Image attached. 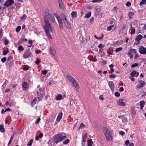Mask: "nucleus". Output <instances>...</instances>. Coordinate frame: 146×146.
Instances as JSON below:
<instances>
[{"mask_svg":"<svg viewBox=\"0 0 146 146\" xmlns=\"http://www.w3.org/2000/svg\"><path fill=\"white\" fill-rule=\"evenodd\" d=\"M42 51L39 50H37L36 51V53L37 54H38L39 53H41Z\"/></svg>","mask_w":146,"mask_h":146,"instance_id":"e2e57ef3","label":"nucleus"},{"mask_svg":"<svg viewBox=\"0 0 146 146\" xmlns=\"http://www.w3.org/2000/svg\"><path fill=\"white\" fill-rule=\"evenodd\" d=\"M21 27L20 26H18L16 28V31L17 32H19L21 29Z\"/></svg>","mask_w":146,"mask_h":146,"instance_id":"a18cd8bd","label":"nucleus"},{"mask_svg":"<svg viewBox=\"0 0 146 146\" xmlns=\"http://www.w3.org/2000/svg\"><path fill=\"white\" fill-rule=\"evenodd\" d=\"M91 12H89L85 15V17L86 18H88L91 16Z\"/></svg>","mask_w":146,"mask_h":146,"instance_id":"72a5a7b5","label":"nucleus"},{"mask_svg":"<svg viewBox=\"0 0 146 146\" xmlns=\"http://www.w3.org/2000/svg\"><path fill=\"white\" fill-rule=\"evenodd\" d=\"M104 132L105 135L109 133H110V132L109 129L107 127H105L104 128Z\"/></svg>","mask_w":146,"mask_h":146,"instance_id":"a878e982","label":"nucleus"},{"mask_svg":"<svg viewBox=\"0 0 146 146\" xmlns=\"http://www.w3.org/2000/svg\"><path fill=\"white\" fill-rule=\"evenodd\" d=\"M42 97H37L34 98L31 102V105L33 107L35 106V104L41 101Z\"/></svg>","mask_w":146,"mask_h":146,"instance_id":"20e7f679","label":"nucleus"},{"mask_svg":"<svg viewBox=\"0 0 146 146\" xmlns=\"http://www.w3.org/2000/svg\"><path fill=\"white\" fill-rule=\"evenodd\" d=\"M94 18L93 17H92L90 19V23H92L93 21H94Z\"/></svg>","mask_w":146,"mask_h":146,"instance_id":"69168bd1","label":"nucleus"},{"mask_svg":"<svg viewBox=\"0 0 146 146\" xmlns=\"http://www.w3.org/2000/svg\"><path fill=\"white\" fill-rule=\"evenodd\" d=\"M123 41H117L115 42L114 44V46H117L121 44V43Z\"/></svg>","mask_w":146,"mask_h":146,"instance_id":"bb28decb","label":"nucleus"},{"mask_svg":"<svg viewBox=\"0 0 146 146\" xmlns=\"http://www.w3.org/2000/svg\"><path fill=\"white\" fill-rule=\"evenodd\" d=\"M50 50L51 54L53 56H54L56 54V51L54 47H50Z\"/></svg>","mask_w":146,"mask_h":146,"instance_id":"dca6fc26","label":"nucleus"},{"mask_svg":"<svg viewBox=\"0 0 146 146\" xmlns=\"http://www.w3.org/2000/svg\"><path fill=\"white\" fill-rule=\"evenodd\" d=\"M76 12L75 11H73L71 13L72 17L73 18H75L76 17Z\"/></svg>","mask_w":146,"mask_h":146,"instance_id":"cd10ccee","label":"nucleus"},{"mask_svg":"<svg viewBox=\"0 0 146 146\" xmlns=\"http://www.w3.org/2000/svg\"><path fill=\"white\" fill-rule=\"evenodd\" d=\"M139 74L138 72L136 71L135 70H133V72L130 73V75L132 77L135 76L136 77H137Z\"/></svg>","mask_w":146,"mask_h":146,"instance_id":"2eb2a0df","label":"nucleus"},{"mask_svg":"<svg viewBox=\"0 0 146 146\" xmlns=\"http://www.w3.org/2000/svg\"><path fill=\"white\" fill-rule=\"evenodd\" d=\"M106 139L108 141H111V133L105 135Z\"/></svg>","mask_w":146,"mask_h":146,"instance_id":"a211bd4d","label":"nucleus"},{"mask_svg":"<svg viewBox=\"0 0 146 146\" xmlns=\"http://www.w3.org/2000/svg\"><path fill=\"white\" fill-rule=\"evenodd\" d=\"M69 142L70 140L69 139H67L63 141V144L64 145H67L69 143Z\"/></svg>","mask_w":146,"mask_h":146,"instance_id":"473e14b6","label":"nucleus"},{"mask_svg":"<svg viewBox=\"0 0 146 146\" xmlns=\"http://www.w3.org/2000/svg\"><path fill=\"white\" fill-rule=\"evenodd\" d=\"M119 134L122 136H123L124 135L125 133L124 132L121 131L119 132Z\"/></svg>","mask_w":146,"mask_h":146,"instance_id":"4d7b16f0","label":"nucleus"},{"mask_svg":"<svg viewBox=\"0 0 146 146\" xmlns=\"http://www.w3.org/2000/svg\"><path fill=\"white\" fill-rule=\"evenodd\" d=\"M109 76L110 78H115L116 77V76L114 74H113L111 75H110Z\"/></svg>","mask_w":146,"mask_h":146,"instance_id":"3c124183","label":"nucleus"},{"mask_svg":"<svg viewBox=\"0 0 146 146\" xmlns=\"http://www.w3.org/2000/svg\"><path fill=\"white\" fill-rule=\"evenodd\" d=\"M134 13L132 12H129V17L130 19H131L133 16Z\"/></svg>","mask_w":146,"mask_h":146,"instance_id":"7c9ffc66","label":"nucleus"},{"mask_svg":"<svg viewBox=\"0 0 146 146\" xmlns=\"http://www.w3.org/2000/svg\"><path fill=\"white\" fill-rule=\"evenodd\" d=\"M64 22L66 27L68 29H71V25L70 23L67 21L66 19H65V20L64 21Z\"/></svg>","mask_w":146,"mask_h":146,"instance_id":"6e6552de","label":"nucleus"},{"mask_svg":"<svg viewBox=\"0 0 146 146\" xmlns=\"http://www.w3.org/2000/svg\"><path fill=\"white\" fill-rule=\"evenodd\" d=\"M139 83H141L137 86V87L138 88H140L141 87H143L145 84V82L141 80H139Z\"/></svg>","mask_w":146,"mask_h":146,"instance_id":"1a4fd4ad","label":"nucleus"},{"mask_svg":"<svg viewBox=\"0 0 146 146\" xmlns=\"http://www.w3.org/2000/svg\"><path fill=\"white\" fill-rule=\"evenodd\" d=\"M146 4V0H142L140 3V5Z\"/></svg>","mask_w":146,"mask_h":146,"instance_id":"e433bc0d","label":"nucleus"},{"mask_svg":"<svg viewBox=\"0 0 146 146\" xmlns=\"http://www.w3.org/2000/svg\"><path fill=\"white\" fill-rule=\"evenodd\" d=\"M143 36L140 35H138L135 39V40L137 41H139L142 38Z\"/></svg>","mask_w":146,"mask_h":146,"instance_id":"b1692460","label":"nucleus"},{"mask_svg":"<svg viewBox=\"0 0 146 146\" xmlns=\"http://www.w3.org/2000/svg\"><path fill=\"white\" fill-rule=\"evenodd\" d=\"M59 7L61 9H63L64 8V5L62 3H59Z\"/></svg>","mask_w":146,"mask_h":146,"instance_id":"37998d69","label":"nucleus"},{"mask_svg":"<svg viewBox=\"0 0 146 146\" xmlns=\"http://www.w3.org/2000/svg\"><path fill=\"white\" fill-rule=\"evenodd\" d=\"M139 52L141 54H146V48H144L143 46L139 48Z\"/></svg>","mask_w":146,"mask_h":146,"instance_id":"0eeeda50","label":"nucleus"},{"mask_svg":"<svg viewBox=\"0 0 146 146\" xmlns=\"http://www.w3.org/2000/svg\"><path fill=\"white\" fill-rule=\"evenodd\" d=\"M40 60L38 59H37L35 61V63L36 64H38L40 63Z\"/></svg>","mask_w":146,"mask_h":146,"instance_id":"bf43d9fd","label":"nucleus"},{"mask_svg":"<svg viewBox=\"0 0 146 146\" xmlns=\"http://www.w3.org/2000/svg\"><path fill=\"white\" fill-rule=\"evenodd\" d=\"M122 49V48L121 47H119L117 48L115 50V52H118L119 51H121Z\"/></svg>","mask_w":146,"mask_h":146,"instance_id":"a19ab883","label":"nucleus"},{"mask_svg":"<svg viewBox=\"0 0 146 146\" xmlns=\"http://www.w3.org/2000/svg\"><path fill=\"white\" fill-rule=\"evenodd\" d=\"M14 3L13 0H7L4 4V5L7 7H9L12 5Z\"/></svg>","mask_w":146,"mask_h":146,"instance_id":"39448f33","label":"nucleus"},{"mask_svg":"<svg viewBox=\"0 0 146 146\" xmlns=\"http://www.w3.org/2000/svg\"><path fill=\"white\" fill-rule=\"evenodd\" d=\"M125 145H127L129 143V140H127L125 142Z\"/></svg>","mask_w":146,"mask_h":146,"instance_id":"13d9d810","label":"nucleus"},{"mask_svg":"<svg viewBox=\"0 0 146 146\" xmlns=\"http://www.w3.org/2000/svg\"><path fill=\"white\" fill-rule=\"evenodd\" d=\"M26 17V15L25 14H24L23 16L21 17V19H24Z\"/></svg>","mask_w":146,"mask_h":146,"instance_id":"338daca9","label":"nucleus"},{"mask_svg":"<svg viewBox=\"0 0 146 146\" xmlns=\"http://www.w3.org/2000/svg\"><path fill=\"white\" fill-rule=\"evenodd\" d=\"M131 3L129 1H128L127 2V3H126L125 5H126L127 6L129 7L131 6Z\"/></svg>","mask_w":146,"mask_h":146,"instance_id":"5fc2aeb1","label":"nucleus"},{"mask_svg":"<svg viewBox=\"0 0 146 146\" xmlns=\"http://www.w3.org/2000/svg\"><path fill=\"white\" fill-rule=\"evenodd\" d=\"M139 66V64L137 63H135L133 64L131 66V68H134L136 67H137Z\"/></svg>","mask_w":146,"mask_h":146,"instance_id":"58836bf2","label":"nucleus"},{"mask_svg":"<svg viewBox=\"0 0 146 146\" xmlns=\"http://www.w3.org/2000/svg\"><path fill=\"white\" fill-rule=\"evenodd\" d=\"M33 141V140L32 139H30L27 144L28 146H31L32 145Z\"/></svg>","mask_w":146,"mask_h":146,"instance_id":"ea45409f","label":"nucleus"},{"mask_svg":"<svg viewBox=\"0 0 146 146\" xmlns=\"http://www.w3.org/2000/svg\"><path fill=\"white\" fill-rule=\"evenodd\" d=\"M104 46V45L103 44H100L98 46V48L100 49H102L103 48Z\"/></svg>","mask_w":146,"mask_h":146,"instance_id":"79ce46f5","label":"nucleus"},{"mask_svg":"<svg viewBox=\"0 0 146 146\" xmlns=\"http://www.w3.org/2000/svg\"><path fill=\"white\" fill-rule=\"evenodd\" d=\"M44 21L45 25L44 26V28L45 32L47 36L49 38L52 39V36L50 34V32H52L53 31L52 27L51 25L48 20L45 17H44Z\"/></svg>","mask_w":146,"mask_h":146,"instance_id":"f257e3e1","label":"nucleus"},{"mask_svg":"<svg viewBox=\"0 0 146 146\" xmlns=\"http://www.w3.org/2000/svg\"><path fill=\"white\" fill-rule=\"evenodd\" d=\"M7 60V58L5 57H4L1 59V61L3 62H5Z\"/></svg>","mask_w":146,"mask_h":146,"instance_id":"de8ad7c7","label":"nucleus"},{"mask_svg":"<svg viewBox=\"0 0 146 146\" xmlns=\"http://www.w3.org/2000/svg\"><path fill=\"white\" fill-rule=\"evenodd\" d=\"M62 99V96L61 94H58L55 98V99L57 100H60Z\"/></svg>","mask_w":146,"mask_h":146,"instance_id":"393cba45","label":"nucleus"},{"mask_svg":"<svg viewBox=\"0 0 146 146\" xmlns=\"http://www.w3.org/2000/svg\"><path fill=\"white\" fill-rule=\"evenodd\" d=\"M87 134V133H85L84 134V135L82 136V142H85L86 140Z\"/></svg>","mask_w":146,"mask_h":146,"instance_id":"5701e85b","label":"nucleus"},{"mask_svg":"<svg viewBox=\"0 0 146 146\" xmlns=\"http://www.w3.org/2000/svg\"><path fill=\"white\" fill-rule=\"evenodd\" d=\"M47 73V70H44L43 71H42V74L44 75L46 74Z\"/></svg>","mask_w":146,"mask_h":146,"instance_id":"680f3d73","label":"nucleus"},{"mask_svg":"<svg viewBox=\"0 0 146 146\" xmlns=\"http://www.w3.org/2000/svg\"><path fill=\"white\" fill-rule=\"evenodd\" d=\"M122 121L123 123H126L127 121V118L125 117H123L122 118Z\"/></svg>","mask_w":146,"mask_h":146,"instance_id":"4c0bfd02","label":"nucleus"},{"mask_svg":"<svg viewBox=\"0 0 146 146\" xmlns=\"http://www.w3.org/2000/svg\"><path fill=\"white\" fill-rule=\"evenodd\" d=\"M46 17L49 19L50 21L53 23L54 22L55 20L53 15L49 13H48L47 15H46Z\"/></svg>","mask_w":146,"mask_h":146,"instance_id":"423d86ee","label":"nucleus"},{"mask_svg":"<svg viewBox=\"0 0 146 146\" xmlns=\"http://www.w3.org/2000/svg\"><path fill=\"white\" fill-rule=\"evenodd\" d=\"M137 53V52L136 50L135 49H133L132 48L130 49L129 51L128 52L127 55L128 56H129L130 54H131V53H132V54H136Z\"/></svg>","mask_w":146,"mask_h":146,"instance_id":"ddd939ff","label":"nucleus"},{"mask_svg":"<svg viewBox=\"0 0 146 146\" xmlns=\"http://www.w3.org/2000/svg\"><path fill=\"white\" fill-rule=\"evenodd\" d=\"M92 140L91 139H90L88 141V142L87 144V145L88 146H91L92 145L91 144V142Z\"/></svg>","mask_w":146,"mask_h":146,"instance_id":"49530a36","label":"nucleus"},{"mask_svg":"<svg viewBox=\"0 0 146 146\" xmlns=\"http://www.w3.org/2000/svg\"><path fill=\"white\" fill-rule=\"evenodd\" d=\"M66 134L64 133H60L55 135L53 139L54 142L57 144L62 141L66 137Z\"/></svg>","mask_w":146,"mask_h":146,"instance_id":"f03ea898","label":"nucleus"},{"mask_svg":"<svg viewBox=\"0 0 146 146\" xmlns=\"http://www.w3.org/2000/svg\"><path fill=\"white\" fill-rule=\"evenodd\" d=\"M18 49L21 51H22L24 50V48L21 46H19Z\"/></svg>","mask_w":146,"mask_h":146,"instance_id":"8fccbe9b","label":"nucleus"},{"mask_svg":"<svg viewBox=\"0 0 146 146\" xmlns=\"http://www.w3.org/2000/svg\"><path fill=\"white\" fill-rule=\"evenodd\" d=\"M9 52V50H5L3 51V54L4 55H5Z\"/></svg>","mask_w":146,"mask_h":146,"instance_id":"603ef678","label":"nucleus"},{"mask_svg":"<svg viewBox=\"0 0 146 146\" xmlns=\"http://www.w3.org/2000/svg\"><path fill=\"white\" fill-rule=\"evenodd\" d=\"M115 96L116 97H119L120 96V94L118 92H116L115 94Z\"/></svg>","mask_w":146,"mask_h":146,"instance_id":"864d4df0","label":"nucleus"},{"mask_svg":"<svg viewBox=\"0 0 146 146\" xmlns=\"http://www.w3.org/2000/svg\"><path fill=\"white\" fill-rule=\"evenodd\" d=\"M72 83V84L73 86L76 88L78 89L79 88V84L77 81L75 80Z\"/></svg>","mask_w":146,"mask_h":146,"instance_id":"9b49d317","label":"nucleus"},{"mask_svg":"<svg viewBox=\"0 0 146 146\" xmlns=\"http://www.w3.org/2000/svg\"><path fill=\"white\" fill-rule=\"evenodd\" d=\"M131 113L132 114H135L136 113V111L135 110V108H133L131 109Z\"/></svg>","mask_w":146,"mask_h":146,"instance_id":"c9c22d12","label":"nucleus"},{"mask_svg":"<svg viewBox=\"0 0 146 146\" xmlns=\"http://www.w3.org/2000/svg\"><path fill=\"white\" fill-rule=\"evenodd\" d=\"M67 78L71 83H72L75 80L74 78H73L72 76L69 75L67 76Z\"/></svg>","mask_w":146,"mask_h":146,"instance_id":"f3484780","label":"nucleus"},{"mask_svg":"<svg viewBox=\"0 0 146 146\" xmlns=\"http://www.w3.org/2000/svg\"><path fill=\"white\" fill-rule=\"evenodd\" d=\"M84 126H85L84 125V124L83 123H82L80 125V127L79 128H80V127L84 128Z\"/></svg>","mask_w":146,"mask_h":146,"instance_id":"0e129e2a","label":"nucleus"},{"mask_svg":"<svg viewBox=\"0 0 146 146\" xmlns=\"http://www.w3.org/2000/svg\"><path fill=\"white\" fill-rule=\"evenodd\" d=\"M22 87L24 90H27L28 88L27 83L26 82H24L22 84Z\"/></svg>","mask_w":146,"mask_h":146,"instance_id":"f8f14e48","label":"nucleus"},{"mask_svg":"<svg viewBox=\"0 0 146 146\" xmlns=\"http://www.w3.org/2000/svg\"><path fill=\"white\" fill-rule=\"evenodd\" d=\"M60 16L63 21L65 20V19H66V17L64 14L62 13L60 14Z\"/></svg>","mask_w":146,"mask_h":146,"instance_id":"c756f323","label":"nucleus"},{"mask_svg":"<svg viewBox=\"0 0 146 146\" xmlns=\"http://www.w3.org/2000/svg\"><path fill=\"white\" fill-rule=\"evenodd\" d=\"M100 8H98L96 9V12H97V13H99L100 12Z\"/></svg>","mask_w":146,"mask_h":146,"instance_id":"052dcab7","label":"nucleus"},{"mask_svg":"<svg viewBox=\"0 0 146 146\" xmlns=\"http://www.w3.org/2000/svg\"><path fill=\"white\" fill-rule=\"evenodd\" d=\"M32 55L31 51L28 48L26 50L23 54V57L25 59H26L29 57V56Z\"/></svg>","mask_w":146,"mask_h":146,"instance_id":"7ed1b4c3","label":"nucleus"},{"mask_svg":"<svg viewBox=\"0 0 146 146\" xmlns=\"http://www.w3.org/2000/svg\"><path fill=\"white\" fill-rule=\"evenodd\" d=\"M114 27V26L113 25H111L110 26L108 27L107 31H111L112 30V29Z\"/></svg>","mask_w":146,"mask_h":146,"instance_id":"f704fd0d","label":"nucleus"},{"mask_svg":"<svg viewBox=\"0 0 146 146\" xmlns=\"http://www.w3.org/2000/svg\"><path fill=\"white\" fill-rule=\"evenodd\" d=\"M102 0H93L91 1L92 3H97V2H101Z\"/></svg>","mask_w":146,"mask_h":146,"instance_id":"09e8293b","label":"nucleus"},{"mask_svg":"<svg viewBox=\"0 0 146 146\" xmlns=\"http://www.w3.org/2000/svg\"><path fill=\"white\" fill-rule=\"evenodd\" d=\"M62 115V112L60 113L58 115L57 117L56 118V121L59 122L61 119Z\"/></svg>","mask_w":146,"mask_h":146,"instance_id":"412c9836","label":"nucleus"},{"mask_svg":"<svg viewBox=\"0 0 146 146\" xmlns=\"http://www.w3.org/2000/svg\"><path fill=\"white\" fill-rule=\"evenodd\" d=\"M123 99L118 100L117 101V104L121 106H124L125 105V103L123 102Z\"/></svg>","mask_w":146,"mask_h":146,"instance_id":"9d476101","label":"nucleus"},{"mask_svg":"<svg viewBox=\"0 0 146 146\" xmlns=\"http://www.w3.org/2000/svg\"><path fill=\"white\" fill-rule=\"evenodd\" d=\"M5 131L4 126L3 125H0V131L2 133H3Z\"/></svg>","mask_w":146,"mask_h":146,"instance_id":"c85d7f7f","label":"nucleus"},{"mask_svg":"<svg viewBox=\"0 0 146 146\" xmlns=\"http://www.w3.org/2000/svg\"><path fill=\"white\" fill-rule=\"evenodd\" d=\"M59 25V27L60 29H62L63 27V22L61 19H59L57 21Z\"/></svg>","mask_w":146,"mask_h":146,"instance_id":"aec40b11","label":"nucleus"},{"mask_svg":"<svg viewBox=\"0 0 146 146\" xmlns=\"http://www.w3.org/2000/svg\"><path fill=\"white\" fill-rule=\"evenodd\" d=\"M108 84L111 90H113L114 88L113 82L112 81H110L108 83Z\"/></svg>","mask_w":146,"mask_h":146,"instance_id":"4468645a","label":"nucleus"},{"mask_svg":"<svg viewBox=\"0 0 146 146\" xmlns=\"http://www.w3.org/2000/svg\"><path fill=\"white\" fill-rule=\"evenodd\" d=\"M140 109L142 110L144 107L145 104V102L144 100L141 101L140 102Z\"/></svg>","mask_w":146,"mask_h":146,"instance_id":"4be33fe9","label":"nucleus"},{"mask_svg":"<svg viewBox=\"0 0 146 146\" xmlns=\"http://www.w3.org/2000/svg\"><path fill=\"white\" fill-rule=\"evenodd\" d=\"M96 56H95L94 57L93 56H92V60L93 62H96L97 60V59L96 58Z\"/></svg>","mask_w":146,"mask_h":146,"instance_id":"c03bdc74","label":"nucleus"},{"mask_svg":"<svg viewBox=\"0 0 146 146\" xmlns=\"http://www.w3.org/2000/svg\"><path fill=\"white\" fill-rule=\"evenodd\" d=\"M54 16H55L56 18L57 21L59 19H61L60 16L58 15L57 13H54Z\"/></svg>","mask_w":146,"mask_h":146,"instance_id":"2f4dec72","label":"nucleus"},{"mask_svg":"<svg viewBox=\"0 0 146 146\" xmlns=\"http://www.w3.org/2000/svg\"><path fill=\"white\" fill-rule=\"evenodd\" d=\"M27 39H24V38H21L19 40L18 42V45H20L24 41L26 42L27 41Z\"/></svg>","mask_w":146,"mask_h":146,"instance_id":"6ab92c4d","label":"nucleus"},{"mask_svg":"<svg viewBox=\"0 0 146 146\" xmlns=\"http://www.w3.org/2000/svg\"><path fill=\"white\" fill-rule=\"evenodd\" d=\"M40 118H37L36 121L35 122V123L36 124H38L39 123V122L40 121Z\"/></svg>","mask_w":146,"mask_h":146,"instance_id":"6e6d98bb","label":"nucleus"},{"mask_svg":"<svg viewBox=\"0 0 146 146\" xmlns=\"http://www.w3.org/2000/svg\"><path fill=\"white\" fill-rule=\"evenodd\" d=\"M11 111V109H10V108H7L5 110V111L6 112L7 111Z\"/></svg>","mask_w":146,"mask_h":146,"instance_id":"774afa93","label":"nucleus"}]
</instances>
